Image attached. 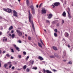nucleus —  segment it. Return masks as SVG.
Returning a JSON list of instances; mask_svg holds the SVG:
<instances>
[{
  "instance_id": "obj_1",
  "label": "nucleus",
  "mask_w": 73,
  "mask_h": 73,
  "mask_svg": "<svg viewBox=\"0 0 73 73\" xmlns=\"http://www.w3.org/2000/svg\"><path fill=\"white\" fill-rule=\"evenodd\" d=\"M16 32L17 33V34L18 36H20V37H21V36H22V35H23V32L21 31L20 30L17 29Z\"/></svg>"
},
{
  "instance_id": "obj_2",
  "label": "nucleus",
  "mask_w": 73,
  "mask_h": 73,
  "mask_svg": "<svg viewBox=\"0 0 73 73\" xmlns=\"http://www.w3.org/2000/svg\"><path fill=\"white\" fill-rule=\"evenodd\" d=\"M29 21L30 23H31V24L33 29V30H35V26H34V24L33 23V20H32V19H29Z\"/></svg>"
},
{
  "instance_id": "obj_3",
  "label": "nucleus",
  "mask_w": 73,
  "mask_h": 73,
  "mask_svg": "<svg viewBox=\"0 0 73 73\" xmlns=\"http://www.w3.org/2000/svg\"><path fill=\"white\" fill-rule=\"evenodd\" d=\"M59 5H60V3L56 2L54 3V5L53 4L52 5V7L53 8H54V7H55V6H56V7H57V6H58Z\"/></svg>"
},
{
  "instance_id": "obj_4",
  "label": "nucleus",
  "mask_w": 73,
  "mask_h": 73,
  "mask_svg": "<svg viewBox=\"0 0 73 73\" xmlns=\"http://www.w3.org/2000/svg\"><path fill=\"white\" fill-rule=\"evenodd\" d=\"M29 8H31L33 14V15H34V14L35 13V9H34V7L33 6L31 5L30 6Z\"/></svg>"
},
{
  "instance_id": "obj_5",
  "label": "nucleus",
  "mask_w": 73,
  "mask_h": 73,
  "mask_svg": "<svg viewBox=\"0 0 73 73\" xmlns=\"http://www.w3.org/2000/svg\"><path fill=\"white\" fill-rule=\"evenodd\" d=\"M28 13H29V19H31V18L32 19V18H33L32 15L31 14V11L30 10H29Z\"/></svg>"
},
{
  "instance_id": "obj_6",
  "label": "nucleus",
  "mask_w": 73,
  "mask_h": 73,
  "mask_svg": "<svg viewBox=\"0 0 73 73\" xmlns=\"http://www.w3.org/2000/svg\"><path fill=\"white\" fill-rule=\"evenodd\" d=\"M13 15L14 16L16 17H18V15H17V12L15 10H13Z\"/></svg>"
},
{
  "instance_id": "obj_7",
  "label": "nucleus",
  "mask_w": 73,
  "mask_h": 73,
  "mask_svg": "<svg viewBox=\"0 0 73 73\" xmlns=\"http://www.w3.org/2000/svg\"><path fill=\"white\" fill-rule=\"evenodd\" d=\"M46 13V10H45V8H43L41 10V13L42 14H44V13Z\"/></svg>"
},
{
  "instance_id": "obj_8",
  "label": "nucleus",
  "mask_w": 73,
  "mask_h": 73,
  "mask_svg": "<svg viewBox=\"0 0 73 73\" xmlns=\"http://www.w3.org/2000/svg\"><path fill=\"white\" fill-rule=\"evenodd\" d=\"M7 9L8 11H7V12H8V13H10L12 12V10L11 9L7 8Z\"/></svg>"
},
{
  "instance_id": "obj_9",
  "label": "nucleus",
  "mask_w": 73,
  "mask_h": 73,
  "mask_svg": "<svg viewBox=\"0 0 73 73\" xmlns=\"http://www.w3.org/2000/svg\"><path fill=\"white\" fill-rule=\"evenodd\" d=\"M53 16V15H52V14H49L48 16V18H49V19H51L52 17Z\"/></svg>"
},
{
  "instance_id": "obj_10",
  "label": "nucleus",
  "mask_w": 73,
  "mask_h": 73,
  "mask_svg": "<svg viewBox=\"0 0 73 73\" xmlns=\"http://www.w3.org/2000/svg\"><path fill=\"white\" fill-rule=\"evenodd\" d=\"M38 58L39 59V60H40V61H42L43 60V58L40 56H39L38 57Z\"/></svg>"
},
{
  "instance_id": "obj_11",
  "label": "nucleus",
  "mask_w": 73,
  "mask_h": 73,
  "mask_svg": "<svg viewBox=\"0 0 73 73\" xmlns=\"http://www.w3.org/2000/svg\"><path fill=\"white\" fill-rule=\"evenodd\" d=\"M65 36L66 37L69 36V34L67 33H65L64 34Z\"/></svg>"
},
{
  "instance_id": "obj_12",
  "label": "nucleus",
  "mask_w": 73,
  "mask_h": 73,
  "mask_svg": "<svg viewBox=\"0 0 73 73\" xmlns=\"http://www.w3.org/2000/svg\"><path fill=\"white\" fill-rule=\"evenodd\" d=\"M62 16L64 17H66V13H65V12H64L62 14Z\"/></svg>"
},
{
  "instance_id": "obj_13",
  "label": "nucleus",
  "mask_w": 73,
  "mask_h": 73,
  "mask_svg": "<svg viewBox=\"0 0 73 73\" xmlns=\"http://www.w3.org/2000/svg\"><path fill=\"white\" fill-rule=\"evenodd\" d=\"M26 3L27 5L29 6V0H26Z\"/></svg>"
},
{
  "instance_id": "obj_14",
  "label": "nucleus",
  "mask_w": 73,
  "mask_h": 73,
  "mask_svg": "<svg viewBox=\"0 0 73 73\" xmlns=\"http://www.w3.org/2000/svg\"><path fill=\"white\" fill-rule=\"evenodd\" d=\"M54 55L55 57H57V58H58L59 57V55H58V54L56 53H55Z\"/></svg>"
},
{
  "instance_id": "obj_15",
  "label": "nucleus",
  "mask_w": 73,
  "mask_h": 73,
  "mask_svg": "<svg viewBox=\"0 0 73 73\" xmlns=\"http://www.w3.org/2000/svg\"><path fill=\"white\" fill-rule=\"evenodd\" d=\"M52 48L54 50H57V48L55 46H53L52 47Z\"/></svg>"
},
{
  "instance_id": "obj_16",
  "label": "nucleus",
  "mask_w": 73,
  "mask_h": 73,
  "mask_svg": "<svg viewBox=\"0 0 73 73\" xmlns=\"http://www.w3.org/2000/svg\"><path fill=\"white\" fill-rule=\"evenodd\" d=\"M38 45L41 48H42V44H41L39 42H38Z\"/></svg>"
},
{
  "instance_id": "obj_17",
  "label": "nucleus",
  "mask_w": 73,
  "mask_h": 73,
  "mask_svg": "<svg viewBox=\"0 0 73 73\" xmlns=\"http://www.w3.org/2000/svg\"><path fill=\"white\" fill-rule=\"evenodd\" d=\"M13 28V26H11L9 27V31H11V29H12Z\"/></svg>"
},
{
  "instance_id": "obj_18",
  "label": "nucleus",
  "mask_w": 73,
  "mask_h": 73,
  "mask_svg": "<svg viewBox=\"0 0 73 73\" xmlns=\"http://www.w3.org/2000/svg\"><path fill=\"white\" fill-rule=\"evenodd\" d=\"M68 12V17H69V18H72V17L71 16H70V14L69 13V12L67 11Z\"/></svg>"
},
{
  "instance_id": "obj_19",
  "label": "nucleus",
  "mask_w": 73,
  "mask_h": 73,
  "mask_svg": "<svg viewBox=\"0 0 73 73\" xmlns=\"http://www.w3.org/2000/svg\"><path fill=\"white\" fill-rule=\"evenodd\" d=\"M46 72L47 73H52L51 71H50L49 70H46Z\"/></svg>"
},
{
  "instance_id": "obj_20",
  "label": "nucleus",
  "mask_w": 73,
  "mask_h": 73,
  "mask_svg": "<svg viewBox=\"0 0 73 73\" xmlns=\"http://www.w3.org/2000/svg\"><path fill=\"white\" fill-rule=\"evenodd\" d=\"M3 11H5V12H7V9L3 8Z\"/></svg>"
},
{
  "instance_id": "obj_21",
  "label": "nucleus",
  "mask_w": 73,
  "mask_h": 73,
  "mask_svg": "<svg viewBox=\"0 0 73 73\" xmlns=\"http://www.w3.org/2000/svg\"><path fill=\"white\" fill-rule=\"evenodd\" d=\"M46 23H47L49 25H50V22L48 20H46Z\"/></svg>"
},
{
  "instance_id": "obj_22",
  "label": "nucleus",
  "mask_w": 73,
  "mask_h": 73,
  "mask_svg": "<svg viewBox=\"0 0 73 73\" xmlns=\"http://www.w3.org/2000/svg\"><path fill=\"white\" fill-rule=\"evenodd\" d=\"M54 36L56 37H57V34L56 33H54Z\"/></svg>"
},
{
  "instance_id": "obj_23",
  "label": "nucleus",
  "mask_w": 73,
  "mask_h": 73,
  "mask_svg": "<svg viewBox=\"0 0 73 73\" xmlns=\"http://www.w3.org/2000/svg\"><path fill=\"white\" fill-rule=\"evenodd\" d=\"M15 35L14 34H12L11 35V37L13 38H15Z\"/></svg>"
},
{
  "instance_id": "obj_24",
  "label": "nucleus",
  "mask_w": 73,
  "mask_h": 73,
  "mask_svg": "<svg viewBox=\"0 0 73 73\" xmlns=\"http://www.w3.org/2000/svg\"><path fill=\"white\" fill-rule=\"evenodd\" d=\"M27 68V65H25L23 66V68L24 69H25Z\"/></svg>"
},
{
  "instance_id": "obj_25",
  "label": "nucleus",
  "mask_w": 73,
  "mask_h": 73,
  "mask_svg": "<svg viewBox=\"0 0 73 73\" xmlns=\"http://www.w3.org/2000/svg\"><path fill=\"white\" fill-rule=\"evenodd\" d=\"M40 41L41 44H43V45L44 46V45H44V43H43V42H42V40H41V39H40Z\"/></svg>"
},
{
  "instance_id": "obj_26",
  "label": "nucleus",
  "mask_w": 73,
  "mask_h": 73,
  "mask_svg": "<svg viewBox=\"0 0 73 73\" xmlns=\"http://www.w3.org/2000/svg\"><path fill=\"white\" fill-rule=\"evenodd\" d=\"M37 69V67H33V69H34L35 70H36Z\"/></svg>"
},
{
  "instance_id": "obj_27",
  "label": "nucleus",
  "mask_w": 73,
  "mask_h": 73,
  "mask_svg": "<svg viewBox=\"0 0 73 73\" xmlns=\"http://www.w3.org/2000/svg\"><path fill=\"white\" fill-rule=\"evenodd\" d=\"M8 66V64H5L4 65V67L5 68H7V67Z\"/></svg>"
},
{
  "instance_id": "obj_28",
  "label": "nucleus",
  "mask_w": 73,
  "mask_h": 73,
  "mask_svg": "<svg viewBox=\"0 0 73 73\" xmlns=\"http://www.w3.org/2000/svg\"><path fill=\"white\" fill-rule=\"evenodd\" d=\"M50 58H54V55H52L50 56Z\"/></svg>"
},
{
  "instance_id": "obj_29",
  "label": "nucleus",
  "mask_w": 73,
  "mask_h": 73,
  "mask_svg": "<svg viewBox=\"0 0 73 73\" xmlns=\"http://www.w3.org/2000/svg\"><path fill=\"white\" fill-rule=\"evenodd\" d=\"M29 58V56H28L27 57V58H26V60H28V59Z\"/></svg>"
},
{
  "instance_id": "obj_30",
  "label": "nucleus",
  "mask_w": 73,
  "mask_h": 73,
  "mask_svg": "<svg viewBox=\"0 0 73 73\" xmlns=\"http://www.w3.org/2000/svg\"><path fill=\"white\" fill-rule=\"evenodd\" d=\"M16 50H18V51L19 52L20 51V50L19 49V48H18V47H16Z\"/></svg>"
},
{
  "instance_id": "obj_31",
  "label": "nucleus",
  "mask_w": 73,
  "mask_h": 73,
  "mask_svg": "<svg viewBox=\"0 0 73 73\" xmlns=\"http://www.w3.org/2000/svg\"><path fill=\"white\" fill-rule=\"evenodd\" d=\"M26 70V72H29L30 71L29 69V68H27Z\"/></svg>"
},
{
  "instance_id": "obj_32",
  "label": "nucleus",
  "mask_w": 73,
  "mask_h": 73,
  "mask_svg": "<svg viewBox=\"0 0 73 73\" xmlns=\"http://www.w3.org/2000/svg\"><path fill=\"white\" fill-rule=\"evenodd\" d=\"M68 64H72V62L70 61L68 62Z\"/></svg>"
},
{
  "instance_id": "obj_33",
  "label": "nucleus",
  "mask_w": 73,
  "mask_h": 73,
  "mask_svg": "<svg viewBox=\"0 0 73 73\" xmlns=\"http://www.w3.org/2000/svg\"><path fill=\"white\" fill-rule=\"evenodd\" d=\"M23 54L24 55H26L27 54V53L25 51L23 52Z\"/></svg>"
},
{
  "instance_id": "obj_34",
  "label": "nucleus",
  "mask_w": 73,
  "mask_h": 73,
  "mask_svg": "<svg viewBox=\"0 0 73 73\" xmlns=\"http://www.w3.org/2000/svg\"><path fill=\"white\" fill-rule=\"evenodd\" d=\"M41 5H42V3H40L39 6V8H41Z\"/></svg>"
},
{
  "instance_id": "obj_35",
  "label": "nucleus",
  "mask_w": 73,
  "mask_h": 73,
  "mask_svg": "<svg viewBox=\"0 0 73 73\" xmlns=\"http://www.w3.org/2000/svg\"><path fill=\"white\" fill-rule=\"evenodd\" d=\"M12 64H10L9 65V69H10V68H11V67H12Z\"/></svg>"
},
{
  "instance_id": "obj_36",
  "label": "nucleus",
  "mask_w": 73,
  "mask_h": 73,
  "mask_svg": "<svg viewBox=\"0 0 73 73\" xmlns=\"http://www.w3.org/2000/svg\"><path fill=\"white\" fill-rule=\"evenodd\" d=\"M62 25L64 23V20H62Z\"/></svg>"
},
{
  "instance_id": "obj_37",
  "label": "nucleus",
  "mask_w": 73,
  "mask_h": 73,
  "mask_svg": "<svg viewBox=\"0 0 73 73\" xmlns=\"http://www.w3.org/2000/svg\"><path fill=\"white\" fill-rule=\"evenodd\" d=\"M11 62H9L7 63L8 65H11Z\"/></svg>"
},
{
  "instance_id": "obj_38",
  "label": "nucleus",
  "mask_w": 73,
  "mask_h": 73,
  "mask_svg": "<svg viewBox=\"0 0 73 73\" xmlns=\"http://www.w3.org/2000/svg\"><path fill=\"white\" fill-rule=\"evenodd\" d=\"M68 11H67V12H70V9H69V8H68Z\"/></svg>"
},
{
  "instance_id": "obj_39",
  "label": "nucleus",
  "mask_w": 73,
  "mask_h": 73,
  "mask_svg": "<svg viewBox=\"0 0 73 73\" xmlns=\"http://www.w3.org/2000/svg\"><path fill=\"white\" fill-rule=\"evenodd\" d=\"M28 39L29 40H31V37H30V36H29L28 37Z\"/></svg>"
},
{
  "instance_id": "obj_40",
  "label": "nucleus",
  "mask_w": 73,
  "mask_h": 73,
  "mask_svg": "<svg viewBox=\"0 0 73 73\" xmlns=\"http://www.w3.org/2000/svg\"><path fill=\"white\" fill-rule=\"evenodd\" d=\"M59 25H60V24H59V23H57L56 25L57 27H59Z\"/></svg>"
},
{
  "instance_id": "obj_41",
  "label": "nucleus",
  "mask_w": 73,
  "mask_h": 73,
  "mask_svg": "<svg viewBox=\"0 0 73 73\" xmlns=\"http://www.w3.org/2000/svg\"><path fill=\"white\" fill-rule=\"evenodd\" d=\"M11 52H12L13 53H14V50H13V49H11Z\"/></svg>"
},
{
  "instance_id": "obj_42",
  "label": "nucleus",
  "mask_w": 73,
  "mask_h": 73,
  "mask_svg": "<svg viewBox=\"0 0 73 73\" xmlns=\"http://www.w3.org/2000/svg\"><path fill=\"white\" fill-rule=\"evenodd\" d=\"M53 71V72H57V70L54 69H53L52 70Z\"/></svg>"
},
{
  "instance_id": "obj_43",
  "label": "nucleus",
  "mask_w": 73,
  "mask_h": 73,
  "mask_svg": "<svg viewBox=\"0 0 73 73\" xmlns=\"http://www.w3.org/2000/svg\"><path fill=\"white\" fill-rule=\"evenodd\" d=\"M18 56L19 58H21V56L20 55H19Z\"/></svg>"
},
{
  "instance_id": "obj_44",
  "label": "nucleus",
  "mask_w": 73,
  "mask_h": 73,
  "mask_svg": "<svg viewBox=\"0 0 73 73\" xmlns=\"http://www.w3.org/2000/svg\"><path fill=\"white\" fill-rule=\"evenodd\" d=\"M12 69L14 70L15 69V67L13 66L11 68Z\"/></svg>"
},
{
  "instance_id": "obj_45",
  "label": "nucleus",
  "mask_w": 73,
  "mask_h": 73,
  "mask_svg": "<svg viewBox=\"0 0 73 73\" xmlns=\"http://www.w3.org/2000/svg\"><path fill=\"white\" fill-rule=\"evenodd\" d=\"M13 46L14 47H15V48L17 47V46H16V44H14Z\"/></svg>"
},
{
  "instance_id": "obj_46",
  "label": "nucleus",
  "mask_w": 73,
  "mask_h": 73,
  "mask_svg": "<svg viewBox=\"0 0 73 73\" xmlns=\"http://www.w3.org/2000/svg\"><path fill=\"white\" fill-rule=\"evenodd\" d=\"M54 31H55V32L56 33L57 32V29H55V30H54Z\"/></svg>"
},
{
  "instance_id": "obj_47",
  "label": "nucleus",
  "mask_w": 73,
  "mask_h": 73,
  "mask_svg": "<svg viewBox=\"0 0 73 73\" xmlns=\"http://www.w3.org/2000/svg\"><path fill=\"white\" fill-rule=\"evenodd\" d=\"M34 62V61L33 60L32 62H31V64L32 65H33V63Z\"/></svg>"
},
{
  "instance_id": "obj_48",
  "label": "nucleus",
  "mask_w": 73,
  "mask_h": 73,
  "mask_svg": "<svg viewBox=\"0 0 73 73\" xmlns=\"http://www.w3.org/2000/svg\"><path fill=\"white\" fill-rule=\"evenodd\" d=\"M6 56L7 57H9V54H6Z\"/></svg>"
},
{
  "instance_id": "obj_49",
  "label": "nucleus",
  "mask_w": 73,
  "mask_h": 73,
  "mask_svg": "<svg viewBox=\"0 0 73 73\" xmlns=\"http://www.w3.org/2000/svg\"><path fill=\"white\" fill-rule=\"evenodd\" d=\"M13 32H14V31H13V30L11 31V33H13Z\"/></svg>"
},
{
  "instance_id": "obj_50",
  "label": "nucleus",
  "mask_w": 73,
  "mask_h": 73,
  "mask_svg": "<svg viewBox=\"0 0 73 73\" xmlns=\"http://www.w3.org/2000/svg\"><path fill=\"white\" fill-rule=\"evenodd\" d=\"M18 42H19V43H21V40H19L18 41Z\"/></svg>"
},
{
  "instance_id": "obj_51",
  "label": "nucleus",
  "mask_w": 73,
  "mask_h": 73,
  "mask_svg": "<svg viewBox=\"0 0 73 73\" xmlns=\"http://www.w3.org/2000/svg\"><path fill=\"white\" fill-rule=\"evenodd\" d=\"M68 46L69 48L70 47V45H69V44H68Z\"/></svg>"
},
{
  "instance_id": "obj_52",
  "label": "nucleus",
  "mask_w": 73,
  "mask_h": 73,
  "mask_svg": "<svg viewBox=\"0 0 73 73\" xmlns=\"http://www.w3.org/2000/svg\"><path fill=\"white\" fill-rule=\"evenodd\" d=\"M43 72H45L46 71V70H45V69H43Z\"/></svg>"
},
{
  "instance_id": "obj_53",
  "label": "nucleus",
  "mask_w": 73,
  "mask_h": 73,
  "mask_svg": "<svg viewBox=\"0 0 73 73\" xmlns=\"http://www.w3.org/2000/svg\"><path fill=\"white\" fill-rule=\"evenodd\" d=\"M18 29L21 30V28L20 27H19L18 28Z\"/></svg>"
},
{
  "instance_id": "obj_54",
  "label": "nucleus",
  "mask_w": 73,
  "mask_h": 73,
  "mask_svg": "<svg viewBox=\"0 0 73 73\" xmlns=\"http://www.w3.org/2000/svg\"><path fill=\"white\" fill-rule=\"evenodd\" d=\"M36 7L37 8H38V5H36Z\"/></svg>"
},
{
  "instance_id": "obj_55",
  "label": "nucleus",
  "mask_w": 73,
  "mask_h": 73,
  "mask_svg": "<svg viewBox=\"0 0 73 73\" xmlns=\"http://www.w3.org/2000/svg\"><path fill=\"white\" fill-rule=\"evenodd\" d=\"M11 59H13V56H11Z\"/></svg>"
},
{
  "instance_id": "obj_56",
  "label": "nucleus",
  "mask_w": 73,
  "mask_h": 73,
  "mask_svg": "<svg viewBox=\"0 0 73 73\" xmlns=\"http://www.w3.org/2000/svg\"><path fill=\"white\" fill-rule=\"evenodd\" d=\"M2 35V33L1 32H0V36H1Z\"/></svg>"
},
{
  "instance_id": "obj_57",
  "label": "nucleus",
  "mask_w": 73,
  "mask_h": 73,
  "mask_svg": "<svg viewBox=\"0 0 73 73\" xmlns=\"http://www.w3.org/2000/svg\"><path fill=\"white\" fill-rule=\"evenodd\" d=\"M5 53V51H3V53L4 54V53Z\"/></svg>"
},
{
  "instance_id": "obj_58",
  "label": "nucleus",
  "mask_w": 73,
  "mask_h": 73,
  "mask_svg": "<svg viewBox=\"0 0 73 73\" xmlns=\"http://www.w3.org/2000/svg\"><path fill=\"white\" fill-rule=\"evenodd\" d=\"M5 41L7 42V38H5Z\"/></svg>"
},
{
  "instance_id": "obj_59",
  "label": "nucleus",
  "mask_w": 73,
  "mask_h": 73,
  "mask_svg": "<svg viewBox=\"0 0 73 73\" xmlns=\"http://www.w3.org/2000/svg\"><path fill=\"white\" fill-rule=\"evenodd\" d=\"M2 51L0 49V54L1 53Z\"/></svg>"
},
{
  "instance_id": "obj_60",
  "label": "nucleus",
  "mask_w": 73,
  "mask_h": 73,
  "mask_svg": "<svg viewBox=\"0 0 73 73\" xmlns=\"http://www.w3.org/2000/svg\"><path fill=\"white\" fill-rule=\"evenodd\" d=\"M17 70H21V69H17Z\"/></svg>"
},
{
  "instance_id": "obj_61",
  "label": "nucleus",
  "mask_w": 73,
  "mask_h": 73,
  "mask_svg": "<svg viewBox=\"0 0 73 73\" xmlns=\"http://www.w3.org/2000/svg\"><path fill=\"white\" fill-rule=\"evenodd\" d=\"M0 28H1V30L3 29V27H0Z\"/></svg>"
},
{
  "instance_id": "obj_62",
  "label": "nucleus",
  "mask_w": 73,
  "mask_h": 73,
  "mask_svg": "<svg viewBox=\"0 0 73 73\" xmlns=\"http://www.w3.org/2000/svg\"><path fill=\"white\" fill-rule=\"evenodd\" d=\"M63 61L66 62V60H63Z\"/></svg>"
},
{
  "instance_id": "obj_63",
  "label": "nucleus",
  "mask_w": 73,
  "mask_h": 73,
  "mask_svg": "<svg viewBox=\"0 0 73 73\" xmlns=\"http://www.w3.org/2000/svg\"><path fill=\"white\" fill-rule=\"evenodd\" d=\"M9 35L10 36H11V34H9Z\"/></svg>"
},
{
  "instance_id": "obj_64",
  "label": "nucleus",
  "mask_w": 73,
  "mask_h": 73,
  "mask_svg": "<svg viewBox=\"0 0 73 73\" xmlns=\"http://www.w3.org/2000/svg\"><path fill=\"white\" fill-rule=\"evenodd\" d=\"M22 38H24V36L23 35L22 36Z\"/></svg>"
}]
</instances>
